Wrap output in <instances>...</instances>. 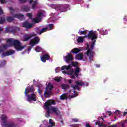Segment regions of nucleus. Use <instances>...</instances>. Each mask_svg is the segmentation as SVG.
I'll list each match as a JSON object with an SVG mask.
<instances>
[{
  "label": "nucleus",
  "mask_w": 127,
  "mask_h": 127,
  "mask_svg": "<svg viewBox=\"0 0 127 127\" xmlns=\"http://www.w3.org/2000/svg\"><path fill=\"white\" fill-rule=\"evenodd\" d=\"M60 100L64 101V100H67L68 96H67V93L63 94L60 96Z\"/></svg>",
  "instance_id": "21"
},
{
  "label": "nucleus",
  "mask_w": 127,
  "mask_h": 127,
  "mask_svg": "<svg viewBox=\"0 0 127 127\" xmlns=\"http://www.w3.org/2000/svg\"><path fill=\"white\" fill-rule=\"evenodd\" d=\"M5 56H7V52H3L1 56V58H3V57H5Z\"/></svg>",
  "instance_id": "43"
},
{
  "label": "nucleus",
  "mask_w": 127,
  "mask_h": 127,
  "mask_svg": "<svg viewBox=\"0 0 127 127\" xmlns=\"http://www.w3.org/2000/svg\"><path fill=\"white\" fill-rule=\"evenodd\" d=\"M54 88L53 85H51V83H49L47 87L46 88V90H48L49 91H52V89Z\"/></svg>",
  "instance_id": "25"
},
{
  "label": "nucleus",
  "mask_w": 127,
  "mask_h": 127,
  "mask_svg": "<svg viewBox=\"0 0 127 127\" xmlns=\"http://www.w3.org/2000/svg\"><path fill=\"white\" fill-rule=\"evenodd\" d=\"M54 26V25H53V24H49V27L50 28V30H52V29H53Z\"/></svg>",
  "instance_id": "45"
},
{
  "label": "nucleus",
  "mask_w": 127,
  "mask_h": 127,
  "mask_svg": "<svg viewBox=\"0 0 127 127\" xmlns=\"http://www.w3.org/2000/svg\"><path fill=\"white\" fill-rule=\"evenodd\" d=\"M124 20L125 21H127V16H125L124 17Z\"/></svg>",
  "instance_id": "57"
},
{
  "label": "nucleus",
  "mask_w": 127,
  "mask_h": 127,
  "mask_svg": "<svg viewBox=\"0 0 127 127\" xmlns=\"http://www.w3.org/2000/svg\"><path fill=\"white\" fill-rule=\"evenodd\" d=\"M40 21H41V19H39V18H38L37 17L32 20V22L33 23H38V22H40Z\"/></svg>",
  "instance_id": "22"
},
{
  "label": "nucleus",
  "mask_w": 127,
  "mask_h": 127,
  "mask_svg": "<svg viewBox=\"0 0 127 127\" xmlns=\"http://www.w3.org/2000/svg\"><path fill=\"white\" fill-rule=\"evenodd\" d=\"M5 22V18L3 16L0 17V24H3Z\"/></svg>",
  "instance_id": "29"
},
{
  "label": "nucleus",
  "mask_w": 127,
  "mask_h": 127,
  "mask_svg": "<svg viewBox=\"0 0 127 127\" xmlns=\"http://www.w3.org/2000/svg\"><path fill=\"white\" fill-rule=\"evenodd\" d=\"M48 28L47 27L43 28L40 31V33H39V34H41L42 33H43V32H45L46 30H47Z\"/></svg>",
  "instance_id": "32"
},
{
  "label": "nucleus",
  "mask_w": 127,
  "mask_h": 127,
  "mask_svg": "<svg viewBox=\"0 0 127 127\" xmlns=\"http://www.w3.org/2000/svg\"><path fill=\"white\" fill-rule=\"evenodd\" d=\"M6 61H5V60L1 62L0 66H4V65H5V64H6Z\"/></svg>",
  "instance_id": "41"
},
{
  "label": "nucleus",
  "mask_w": 127,
  "mask_h": 127,
  "mask_svg": "<svg viewBox=\"0 0 127 127\" xmlns=\"http://www.w3.org/2000/svg\"><path fill=\"white\" fill-rule=\"evenodd\" d=\"M80 73V68L77 66L74 70V74H79Z\"/></svg>",
  "instance_id": "35"
},
{
  "label": "nucleus",
  "mask_w": 127,
  "mask_h": 127,
  "mask_svg": "<svg viewBox=\"0 0 127 127\" xmlns=\"http://www.w3.org/2000/svg\"><path fill=\"white\" fill-rule=\"evenodd\" d=\"M27 16H28V17H29V18H30V19H31V18H32V13H27Z\"/></svg>",
  "instance_id": "44"
},
{
  "label": "nucleus",
  "mask_w": 127,
  "mask_h": 127,
  "mask_svg": "<svg viewBox=\"0 0 127 127\" xmlns=\"http://www.w3.org/2000/svg\"><path fill=\"white\" fill-rule=\"evenodd\" d=\"M38 4V0H35L33 1V3L32 4V9H34L35 7H36V5Z\"/></svg>",
  "instance_id": "23"
},
{
  "label": "nucleus",
  "mask_w": 127,
  "mask_h": 127,
  "mask_svg": "<svg viewBox=\"0 0 127 127\" xmlns=\"http://www.w3.org/2000/svg\"><path fill=\"white\" fill-rule=\"evenodd\" d=\"M2 14H3V11L1 9V7H0V15H2Z\"/></svg>",
  "instance_id": "50"
},
{
  "label": "nucleus",
  "mask_w": 127,
  "mask_h": 127,
  "mask_svg": "<svg viewBox=\"0 0 127 127\" xmlns=\"http://www.w3.org/2000/svg\"><path fill=\"white\" fill-rule=\"evenodd\" d=\"M72 121L74 123H78V122H79V119H78L77 118H73L72 119Z\"/></svg>",
  "instance_id": "47"
},
{
  "label": "nucleus",
  "mask_w": 127,
  "mask_h": 127,
  "mask_svg": "<svg viewBox=\"0 0 127 127\" xmlns=\"http://www.w3.org/2000/svg\"><path fill=\"white\" fill-rule=\"evenodd\" d=\"M55 81L56 82H60V81H61V78H60L59 77H56L55 78Z\"/></svg>",
  "instance_id": "39"
},
{
  "label": "nucleus",
  "mask_w": 127,
  "mask_h": 127,
  "mask_svg": "<svg viewBox=\"0 0 127 127\" xmlns=\"http://www.w3.org/2000/svg\"><path fill=\"white\" fill-rule=\"evenodd\" d=\"M5 32L6 33H9L10 30H9V28L8 27L6 28Z\"/></svg>",
  "instance_id": "51"
},
{
  "label": "nucleus",
  "mask_w": 127,
  "mask_h": 127,
  "mask_svg": "<svg viewBox=\"0 0 127 127\" xmlns=\"http://www.w3.org/2000/svg\"><path fill=\"white\" fill-rule=\"evenodd\" d=\"M117 127V125H113L112 126H110V127Z\"/></svg>",
  "instance_id": "60"
},
{
  "label": "nucleus",
  "mask_w": 127,
  "mask_h": 127,
  "mask_svg": "<svg viewBox=\"0 0 127 127\" xmlns=\"http://www.w3.org/2000/svg\"><path fill=\"white\" fill-rule=\"evenodd\" d=\"M32 48H33V46L32 45H31V47H29L28 48V51H30Z\"/></svg>",
  "instance_id": "52"
},
{
  "label": "nucleus",
  "mask_w": 127,
  "mask_h": 127,
  "mask_svg": "<svg viewBox=\"0 0 127 127\" xmlns=\"http://www.w3.org/2000/svg\"><path fill=\"white\" fill-rule=\"evenodd\" d=\"M83 58H84V54L83 53L78 54L74 57V59L76 60H83Z\"/></svg>",
  "instance_id": "14"
},
{
  "label": "nucleus",
  "mask_w": 127,
  "mask_h": 127,
  "mask_svg": "<svg viewBox=\"0 0 127 127\" xmlns=\"http://www.w3.org/2000/svg\"><path fill=\"white\" fill-rule=\"evenodd\" d=\"M71 66H72V67H76V66H78V63H77V62H72L71 63Z\"/></svg>",
  "instance_id": "38"
},
{
  "label": "nucleus",
  "mask_w": 127,
  "mask_h": 127,
  "mask_svg": "<svg viewBox=\"0 0 127 127\" xmlns=\"http://www.w3.org/2000/svg\"><path fill=\"white\" fill-rule=\"evenodd\" d=\"M99 127H104L103 124H99Z\"/></svg>",
  "instance_id": "61"
},
{
  "label": "nucleus",
  "mask_w": 127,
  "mask_h": 127,
  "mask_svg": "<svg viewBox=\"0 0 127 127\" xmlns=\"http://www.w3.org/2000/svg\"><path fill=\"white\" fill-rule=\"evenodd\" d=\"M68 83H69V84H72V83H73V80H72V79H69V80H68Z\"/></svg>",
  "instance_id": "55"
},
{
  "label": "nucleus",
  "mask_w": 127,
  "mask_h": 127,
  "mask_svg": "<svg viewBox=\"0 0 127 127\" xmlns=\"http://www.w3.org/2000/svg\"><path fill=\"white\" fill-rule=\"evenodd\" d=\"M120 111H119L118 110H117V111H115V114H120Z\"/></svg>",
  "instance_id": "53"
},
{
  "label": "nucleus",
  "mask_w": 127,
  "mask_h": 127,
  "mask_svg": "<svg viewBox=\"0 0 127 127\" xmlns=\"http://www.w3.org/2000/svg\"><path fill=\"white\" fill-rule=\"evenodd\" d=\"M71 79H76V77H75V75H73L71 76Z\"/></svg>",
  "instance_id": "62"
},
{
  "label": "nucleus",
  "mask_w": 127,
  "mask_h": 127,
  "mask_svg": "<svg viewBox=\"0 0 127 127\" xmlns=\"http://www.w3.org/2000/svg\"><path fill=\"white\" fill-rule=\"evenodd\" d=\"M100 33H103L104 35H107L108 34V31L107 30H105L104 31L103 30H98Z\"/></svg>",
  "instance_id": "37"
},
{
  "label": "nucleus",
  "mask_w": 127,
  "mask_h": 127,
  "mask_svg": "<svg viewBox=\"0 0 127 127\" xmlns=\"http://www.w3.org/2000/svg\"><path fill=\"white\" fill-rule=\"evenodd\" d=\"M18 30V31H19V28H17V27H15V29H13L12 30V32H14V33H15V32H16V31Z\"/></svg>",
  "instance_id": "46"
},
{
  "label": "nucleus",
  "mask_w": 127,
  "mask_h": 127,
  "mask_svg": "<svg viewBox=\"0 0 127 127\" xmlns=\"http://www.w3.org/2000/svg\"><path fill=\"white\" fill-rule=\"evenodd\" d=\"M72 68V64H69L68 65H64L62 67L61 69L63 70H69Z\"/></svg>",
  "instance_id": "17"
},
{
  "label": "nucleus",
  "mask_w": 127,
  "mask_h": 127,
  "mask_svg": "<svg viewBox=\"0 0 127 127\" xmlns=\"http://www.w3.org/2000/svg\"><path fill=\"white\" fill-rule=\"evenodd\" d=\"M9 9L10 11V13L12 14H13V13L14 12V9L12 7H9Z\"/></svg>",
  "instance_id": "40"
},
{
  "label": "nucleus",
  "mask_w": 127,
  "mask_h": 127,
  "mask_svg": "<svg viewBox=\"0 0 127 127\" xmlns=\"http://www.w3.org/2000/svg\"><path fill=\"white\" fill-rule=\"evenodd\" d=\"M73 73H74V69H71L70 71H67V75H72Z\"/></svg>",
  "instance_id": "42"
},
{
  "label": "nucleus",
  "mask_w": 127,
  "mask_h": 127,
  "mask_svg": "<svg viewBox=\"0 0 127 127\" xmlns=\"http://www.w3.org/2000/svg\"><path fill=\"white\" fill-rule=\"evenodd\" d=\"M33 0H29V4H31V3H32V2H33Z\"/></svg>",
  "instance_id": "58"
},
{
  "label": "nucleus",
  "mask_w": 127,
  "mask_h": 127,
  "mask_svg": "<svg viewBox=\"0 0 127 127\" xmlns=\"http://www.w3.org/2000/svg\"><path fill=\"white\" fill-rule=\"evenodd\" d=\"M13 17L15 18H17L19 20H23L24 19V15L23 14H19L18 13H16L13 15Z\"/></svg>",
  "instance_id": "13"
},
{
  "label": "nucleus",
  "mask_w": 127,
  "mask_h": 127,
  "mask_svg": "<svg viewBox=\"0 0 127 127\" xmlns=\"http://www.w3.org/2000/svg\"><path fill=\"white\" fill-rule=\"evenodd\" d=\"M71 88L73 89V93L75 94L76 93V89L77 90H80V88H79V86L77 84L75 85H71Z\"/></svg>",
  "instance_id": "24"
},
{
  "label": "nucleus",
  "mask_w": 127,
  "mask_h": 127,
  "mask_svg": "<svg viewBox=\"0 0 127 127\" xmlns=\"http://www.w3.org/2000/svg\"><path fill=\"white\" fill-rule=\"evenodd\" d=\"M21 10L22 11H25V12H28V11H30V9L27 6H22L21 7Z\"/></svg>",
  "instance_id": "16"
},
{
  "label": "nucleus",
  "mask_w": 127,
  "mask_h": 127,
  "mask_svg": "<svg viewBox=\"0 0 127 127\" xmlns=\"http://www.w3.org/2000/svg\"><path fill=\"white\" fill-rule=\"evenodd\" d=\"M1 119L3 121L2 125L4 127H18V125L16 124L13 123H7V122H6L7 117H6L5 115H1Z\"/></svg>",
  "instance_id": "4"
},
{
  "label": "nucleus",
  "mask_w": 127,
  "mask_h": 127,
  "mask_svg": "<svg viewBox=\"0 0 127 127\" xmlns=\"http://www.w3.org/2000/svg\"><path fill=\"white\" fill-rule=\"evenodd\" d=\"M49 59H50V56L48 54L43 55L41 58V61L44 62V63H45V62H46V60H48Z\"/></svg>",
  "instance_id": "12"
},
{
  "label": "nucleus",
  "mask_w": 127,
  "mask_h": 127,
  "mask_svg": "<svg viewBox=\"0 0 127 127\" xmlns=\"http://www.w3.org/2000/svg\"><path fill=\"white\" fill-rule=\"evenodd\" d=\"M96 43V41H94L92 45L90 46V48L89 49L90 47V45H89V44H87V47H86V50L87 52L85 53V54L86 55V56L87 57L89 58V59L91 60H93V58L94 57V55L95 54V53L93 52V49H94V46H95V44Z\"/></svg>",
  "instance_id": "3"
},
{
  "label": "nucleus",
  "mask_w": 127,
  "mask_h": 127,
  "mask_svg": "<svg viewBox=\"0 0 127 127\" xmlns=\"http://www.w3.org/2000/svg\"><path fill=\"white\" fill-rule=\"evenodd\" d=\"M20 3H25L26 2V0H19Z\"/></svg>",
  "instance_id": "48"
},
{
  "label": "nucleus",
  "mask_w": 127,
  "mask_h": 127,
  "mask_svg": "<svg viewBox=\"0 0 127 127\" xmlns=\"http://www.w3.org/2000/svg\"><path fill=\"white\" fill-rule=\"evenodd\" d=\"M84 86H85V87H88V86H89V83L87 82L86 84L84 83Z\"/></svg>",
  "instance_id": "59"
},
{
  "label": "nucleus",
  "mask_w": 127,
  "mask_h": 127,
  "mask_svg": "<svg viewBox=\"0 0 127 127\" xmlns=\"http://www.w3.org/2000/svg\"><path fill=\"white\" fill-rule=\"evenodd\" d=\"M41 50H42V48H41V47H40L39 46H37L35 48V51L36 52H40V51H41Z\"/></svg>",
  "instance_id": "34"
},
{
  "label": "nucleus",
  "mask_w": 127,
  "mask_h": 127,
  "mask_svg": "<svg viewBox=\"0 0 127 127\" xmlns=\"http://www.w3.org/2000/svg\"><path fill=\"white\" fill-rule=\"evenodd\" d=\"M77 41L78 43H81V42L84 41V38H83V37L82 36H79L78 37Z\"/></svg>",
  "instance_id": "30"
},
{
  "label": "nucleus",
  "mask_w": 127,
  "mask_h": 127,
  "mask_svg": "<svg viewBox=\"0 0 127 127\" xmlns=\"http://www.w3.org/2000/svg\"><path fill=\"white\" fill-rule=\"evenodd\" d=\"M6 19L8 22H11V21H13L14 20V17L12 16H8L6 17Z\"/></svg>",
  "instance_id": "26"
},
{
  "label": "nucleus",
  "mask_w": 127,
  "mask_h": 127,
  "mask_svg": "<svg viewBox=\"0 0 127 127\" xmlns=\"http://www.w3.org/2000/svg\"><path fill=\"white\" fill-rule=\"evenodd\" d=\"M75 83L77 86H84L85 85V82H83L82 80H75Z\"/></svg>",
  "instance_id": "19"
},
{
  "label": "nucleus",
  "mask_w": 127,
  "mask_h": 127,
  "mask_svg": "<svg viewBox=\"0 0 127 127\" xmlns=\"http://www.w3.org/2000/svg\"><path fill=\"white\" fill-rule=\"evenodd\" d=\"M34 91H35L34 88H33L31 87H26L25 88V90L24 92L25 95L27 96V95H28V93H33V92H34Z\"/></svg>",
  "instance_id": "11"
},
{
  "label": "nucleus",
  "mask_w": 127,
  "mask_h": 127,
  "mask_svg": "<svg viewBox=\"0 0 127 127\" xmlns=\"http://www.w3.org/2000/svg\"><path fill=\"white\" fill-rule=\"evenodd\" d=\"M22 27H24L26 29H30L33 26V24L29 23V22L25 21L22 23Z\"/></svg>",
  "instance_id": "9"
},
{
  "label": "nucleus",
  "mask_w": 127,
  "mask_h": 127,
  "mask_svg": "<svg viewBox=\"0 0 127 127\" xmlns=\"http://www.w3.org/2000/svg\"><path fill=\"white\" fill-rule=\"evenodd\" d=\"M36 31H37V32H39L40 33V29L39 28V27H38V28H36Z\"/></svg>",
  "instance_id": "56"
},
{
  "label": "nucleus",
  "mask_w": 127,
  "mask_h": 127,
  "mask_svg": "<svg viewBox=\"0 0 127 127\" xmlns=\"http://www.w3.org/2000/svg\"><path fill=\"white\" fill-rule=\"evenodd\" d=\"M52 105H56V102L54 100H49L45 103L44 109L46 111V117L47 118H49L50 115H55L59 117L61 114L59 108L57 107L51 106Z\"/></svg>",
  "instance_id": "1"
},
{
  "label": "nucleus",
  "mask_w": 127,
  "mask_h": 127,
  "mask_svg": "<svg viewBox=\"0 0 127 127\" xmlns=\"http://www.w3.org/2000/svg\"><path fill=\"white\" fill-rule=\"evenodd\" d=\"M79 34L80 35H86L87 34V30H85L84 31H81L79 32Z\"/></svg>",
  "instance_id": "36"
},
{
  "label": "nucleus",
  "mask_w": 127,
  "mask_h": 127,
  "mask_svg": "<svg viewBox=\"0 0 127 127\" xmlns=\"http://www.w3.org/2000/svg\"><path fill=\"white\" fill-rule=\"evenodd\" d=\"M74 60V58H73V55L70 53H68L65 57H64V61L66 63H69V62H71V61H73Z\"/></svg>",
  "instance_id": "7"
},
{
  "label": "nucleus",
  "mask_w": 127,
  "mask_h": 127,
  "mask_svg": "<svg viewBox=\"0 0 127 127\" xmlns=\"http://www.w3.org/2000/svg\"><path fill=\"white\" fill-rule=\"evenodd\" d=\"M62 88L64 90H68V89L70 88V86H69L68 84H62Z\"/></svg>",
  "instance_id": "28"
},
{
  "label": "nucleus",
  "mask_w": 127,
  "mask_h": 127,
  "mask_svg": "<svg viewBox=\"0 0 127 127\" xmlns=\"http://www.w3.org/2000/svg\"><path fill=\"white\" fill-rule=\"evenodd\" d=\"M49 123L51 125L48 126V127H54L55 126V123L53 122V120H52V119H49Z\"/></svg>",
  "instance_id": "27"
},
{
  "label": "nucleus",
  "mask_w": 127,
  "mask_h": 127,
  "mask_svg": "<svg viewBox=\"0 0 127 127\" xmlns=\"http://www.w3.org/2000/svg\"><path fill=\"white\" fill-rule=\"evenodd\" d=\"M6 42L9 43V46H14V48H15L16 51H22L25 47L24 46H21V43L17 40H14L13 41L11 39H8Z\"/></svg>",
  "instance_id": "2"
},
{
  "label": "nucleus",
  "mask_w": 127,
  "mask_h": 127,
  "mask_svg": "<svg viewBox=\"0 0 127 127\" xmlns=\"http://www.w3.org/2000/svg\"><path fill=\"white\" fill-rule=\"evenodd\" d=\"M32 37V36L28 34H26L24 36V41H27V40H29V39H31Z\"/></svg>",
  "instance_id": "20"
},
{
  "label": "nucleus",
  "mask_w": 127,
  "mask_h": 127,
  "mask_svg": "<svg viewBox=\"0 0 127 127\" xmlns=\"http://www.w3.org/2000/svg\"><path fill=\"white\" fill-rule=\"evenodd\" d=\"M26 97H27V101L28 102H31V101L35 102L37 100L35 94L32 93L31 95H26Z\"/></svg>",
  "instance_id": "8"
},
{
  "label": "nucleus",
  "mask_w": 127,
  "mask_h": 127,
  "mask_svg": "<svg viewBox=\"0 0 127 127\" xmlns=\"http://www.w3.org/2000/svg\"><path fill=\"white\" fill-rule=\"evenodd\" d=\"M52 94L51 90H48V89H45L44 95L45 98H48V97L50 96V95Z\"/></svg>",
  "instance_id": "15"
},
{
  "label": "nucleus",
  "mask_w": 127,
  "mask_h": 127,
  "mask_svg": "<svg viewBox=\"0 0 127 127\" xmlns=\"http://www.w3.org/2000/svg\"><path fill=\"white\" fill-rule=\"evenodd\" d=\"M71 52L73 53V54H77L79 53V52H81V49L78 48H75L71 51Z\"/></svg>",
  "instance_id": "18"
},
{
  "label": "nucleus",
  "mask_w": 127,
  "mask_h": 127,
  "mask_svg": "<svg viewBox=\"0 0 127 127\" xmlns=\"http://www.w3.org/2000/svg\"><path fill=\"white\" fill-rule=\"evenodd\" d=\"M108 113H109V116H111L112 113L110 111H108Z\"/></svg>",
  "instance_id": "64"
},
{
  "label": "nucleus",
  "mask_w": 127,
  "mask_h": 127,
  "mask_svg": "<svg viewBox=\"0 0 127 127\" xmlns=\"http://www.w3.org/2000/svg\"><path fill=\"white\" fill-rule=\"evenodd\" d=\"M54 8L56 10H60L61 12H65L67 10V4H58L53 5Z\"/></svg>",
  "instance_id": "5"
},
{
  "label": "nucleus",
  "mask_w": 127,
  "mask_h": 127,
  "mask_svg": "<svg viewBox=\"0 0 127 127\" xmlns=\"http://www.w3.org/2000/svg\"><path fill=\"white\" fill-rule=\"evenodd\" d=\"M43 14V13H42V12H39L37 15V17H38V18H39L40 19H41V16H42Z\"/></svg>",
  "instance_id": "33"
},
{
  "label": "nucleus",
  "mask_w": 127,
  "mask_h": 127,
  "mask_svg": "<svg viewBox=\"0 0 127 127\" xmlns=\"http://www.w3.org/2000/svg\"><path fill=\"white\" fill-rule=\"evenodd\" d=\"M89 39L91 40H95L96 39V34L93 31H90L87 36H86Z\"/></svg>",
  "instance_id": "10"
},
{
  "label": "nucleus",
  "mask_w": 127,
  "mask_h": 127,
  "mask_svg": "<svg viewBox=\"0 0 127 127\" xmlns=\"http://www.w3.org/2000/svg\"><path fill=\"white\" fill-rule=\"evenodd\" d=\"M71 127H79V126H78V125H72L71 126Z\"/></svg>",
  "instance_id": "63"
},
{
  "label": "nucleus",
  "mask_w": 127,
  "mask_h": 127,
  "mask_svg": "<svg viewBox=\"0 0 127 127\" xmlns=\"http://www.w3.org/2000/svg\"><path fill=\"white\" fill-rule=\"evenodd\" d=\"M7 52V56H9V55H12L14 53V51L13 50H10L6 52Z\"/></svg>",
  "instance_id": "31"
},
{
  "label": "nucleus",
  "mask_w": 127,
  "mask_h": 127,
  "mask_svg": "<svg viewBox=\"0 0 127 127\" xmlns=\"http://www.w3.org/2000/svg\"><path fill=\"white\" fill-rule=\"evenodd\" d=\"M2 47L3 48H4V49H7V48L8 47V45L5 44L3 45Z\"/></svg>",
  "instance_id": "49"
},
{
  "label": "nucleus",
  "mask_w": 127,
  "mask_h": 127,
  "mask_svg": "<svg viewBox=\"0 0 127 127\" xmlns=\"http://www.w3.org/2000/svg\"><path fill=\"white\" fill-rule=\"evenodd\" d=\"M1 3H5V0H0Z\"/></svg>",
  "instance_id": "54"
},
{
  "label": "nucleus",
  "mask_w": 127,
  "mask_h": 127,
  "mask_svg": "<svg viewBox=\"0 0 127 127\" xmlns=\"http://www.w3.org/2000/svg\"><path fill=\"white\" fill-rule=\"evenodd\" d=\"M40 41V39L39 38V37H35L34 38L30 40V45H32V46H34V45L38 44Z\"/></svg>",
  "instance_id": "6"
}]
</instances>
